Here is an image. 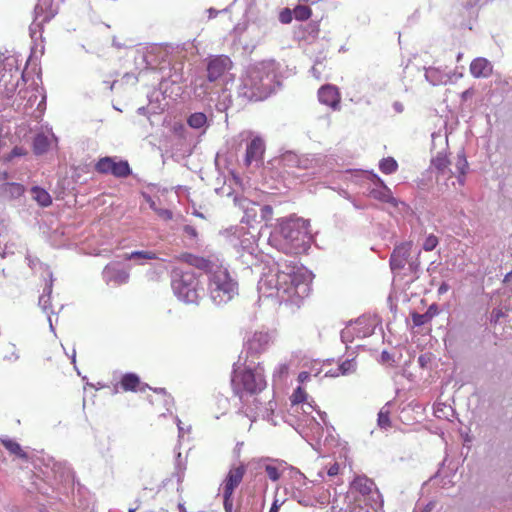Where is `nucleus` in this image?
<instances>
[{"instance_id":"obj_8","label":"nucleus","mask_w":512,"mask_h":512,"mask_svg":"<svg viewBox=\"0 0 512 512\" xmlns=\"http://www.w3.org/2000/svg\"><path fill=\"white\" fill-rule=\"evenodd\" d=\"M232 68V61L226 55H218L207 63V78L210 82L219 81Z\"/></svg>"},{"instance_id":"obj_34","label":"nucleus","mask_w":512,"mask_h":512,"mask_svg":"<svg viewBox=\"0 0 512 512\" xmlns=\"http://www.w3.org/2000/svg\"><path fill=\"white\" fill-rule=\"evenodd\" d=\"M306 398L307 394L305 390L300 386L297 387L290 397L291 410H293L294 413H299V407L306 401Z\"/></svg>"},{"instance_id":"obj_29","label":"nucleus","mask_w":512,"mask_h":512,"mask_svg":"<svg viewBox=\"0 0 512 512\" xmlns=\"http://www.w3.org/2000/svg\"><path fill=\"white\" fill-rule=\"evenodd\" d=\"M438 314V306L436 304H432L428 307L427 311L423 314L413 313L412 321L413 324L417 327L422 326L428 322H430L433 317Z\"/></svg>"},{"instance_id":"obj_48","label":"nucleus","mask_w":512,"mask_h":512,"mask_svg":"<svg viewBox=\"0 0 512 512\" xmlns=\"http://www.w3.org/2000/svg\"><path fill=\"white\" fill-rule=\"evenodd\" d=\"M377 422H378V425L380 428L387 429V428L391 427L389 410H386L385 407H383L379 411Z\"/></svg>"},{"instance_id":"obj_37","label":"nucleus","mask_w":512,"mask_h":512,"mask_svg":"<svg viewBox=\"0 0 512 512\" xmlns=\"http://www.w3.org/2000/svg\"><path fill=\"white\" fill-rule=\"evenodd\" d=\"M187 123L194 129L204 128L207 126V116L202 112H195L188 117Z\"/></svg>"},{"instance_id":"obj_16","label":"nucleus","mask_w":512,"mask_h":512,"mask_svg":"<svg viewBox=\"0 0 512 512\" xmlns=\"http://www.w3.org/2000/svg\"><path fill=\"white\" fill-rule=\"evenodd\" d=\"M235 204L243 211L244 215L241 222L250 224L256 222L259 214V204L245 197H235Z\"/></svg>"},{"instance_id":"obj_3","label":"nucleus","mask_w":512,"mask_h":512,"mask_svg":"<svg viewBox=\"0 0 512 512\" xmlns=\"http://www.w3.org/2000/svg\"><path fill=\"white\" fill-rule=\"evenodd\" d=\"M278 270L275 275L268 279L270 287L276 289L277 294H287L289 297L296 295L304 297L309 294L310 287L308 278L310 275L306 270L300 268L295 262L283 265L277 264Z\"/></svg>"},{"instance_id":"obj_57","label":"nucleus","mask_w":512,"mask_h":512,"mask_svg":"<svg viewBox=\"0 0 512 512\" xmlns=\"http://www.w3.org/2000/svg\"><path fill=\"white\" fill-rule=\"evenodd\" d=\"M183 232L185 235H187L189 238H191L193 240H196L198 237L197 230L195 229V227H193L191 225H185L183 227Z\"/></svg>"},{"instance_id":"obj_62","label":"nucleus","mask_w":512,"mask_h":512,"mask_svg":"<svg viewBox=\"0 0 512 512\" xmlns=\"http://www.w3.org/2000/svg\"><path fill=\"white\" fill-rule=\"evenodd\" d=\"M338 473H339V464L338 463H334L333 465H331L327 471V474L330 477L336 476Z\"/></svg>"},{"instance_id":"obj_15","label":"nucleus","mask_w":512,"mask_h":512,"mask_svg":"<svg viewBox=\"0 0 512 512\" xmlns=\"http://www.w3.org/2000/svg\"><path fill=\"white\" fill-rule=\"evenodd\" d=\"M318 99L320 103L338 110L340 107V94L336 86L326 84L318 90Z\"/></svg>"},{"instance_id":"obj_27","label":"nucleus","mask_w":512,"mask_h":512,"mask_svg":"<svg viewBox=\"0 0 512 512\" xmlns=\"http://www.w3.org/2000/svg\"><path fill=\"white\" fill-rule=\"evenodd\" d=\"M449 165L450 160L444 152H438L437 155L431 159V166L442 175L446 174L447 172L453 175Z\"/></svg>"},{"instance_id":"obj_49","label":"nucleus","mask_w":512,"mask_h":512,"mask_svg":"<svg viewBox=\"0 0 512 512\" xmlns=\"http://www.w3.org/2000/svg\"><path fill=\"white\" fill-rule=\"evenodd\" d=\"M111 158L108 156L100 158L95 165L96 171L101 174H109Z\"/></svg>"},{"instance_id":"obj_21","label":"nucleus","mask_w":512,"mask_h":512,"mask_svg":"<svg viewBox=\"0 0 512 512\" xmlns=\"http://www.w3.org/2000/svg\"><path fill=\"white\" fill-rule=\"evenodd\" d=\"M14 57L5 58L0 64V82L7 84L16 76L18 79L19 70Z\"/></svg>"},{"instance_id":"obj_59","label":"nucleus","mask_w":512,"mask_h":512,"mask_svg":"<svg viewBox=\"0 0 512 512\" xmlns=\"http://www.w3.org/2000/svg\"><path fill=\"white\" fill-rule=\"evenodd\" d=\"M240 247L243 250L248 251L249 253H251V250L253 249V243L250 241L249 238H245V239L240 241Z\"/></svg>"},{"instance_id":"obj_64","label":"nucleus","mask_w":512,"mask_h":512,"mask_svg":"<svg viewBox=\"0 0 512 512\" xmlns=\"http://www.w3.org/2000/svg\"><path fill=\"white\" fill-rule=\"evenodd\" d=\"M281 505H282V503H279V501L277 499H275L271 505L269 512H278Z\"/></svg>"},{"instance_id":"obj_1","label":"nucleus","mask_w":512,"mask_h":512,"mask_svg":"<svg viewBox=\"0 0 512 512\" xmlns=\"http://www.w3.org/2000/svg\"><path fill=\"white\" fill-rule=\"evenodd\" d=\"M309 222L302 218H282L270 232L269 244L285 254L299 255L310 248Z\"/></svg>"},{"instance_id":"obj_11","label":"nucleus","mask_w":512,"mask_h":512,"mask_svg":"<svg viewBox=\"0 0 512 512\" xmlns=\"http://www.w3.org/2000/svg\"><path fill=\"white\" fill-rule=\"evenodd\" d=\"M217 84L215 82H210L209 79L197 78L193 84V94L196 99L200 101H213V95L218 94V90H216Z\"/></svg>"},{"instance_id":"obj_25","label":"nucleus","mask_w":512,"mask_h":512,"mask_svg":"<svg viewBox=\"0 0 512 512\" xmlns=\"http://www.w3.org/2000/svg\"><path fill=\"white\" fill-rule=\"evenodd\" d=\"M0 441L2 445L5 447V449L16 458H19L23 461L29 460L28 453L21 447V445L16 442L15 440L4 436L0 438Z\"/></svg>"},{"instance_id":"obj_54","label":"nucleus","mask_w":512,"mask_h":512,"mask_svg":"<svg viewBox=\"0 0 512 512\" xmlns=\"http://www.w3.org/2000/svg\"><path fill=\"white\" fill-rule=\"evenodd\" d=\"M356 336L355 330L353 327H346L341 331V340L343 343L352 342L353 338Z\"/></svg>"},{"instance_id":"obj_50","label":"nucleus","mask_w":512,"mask_h":512,"mask_svg":"<svg viewBox=\"0 0 512 512\" xmlns=\"http://www.w3.org/2000/svg\"><path fill=\"white\" fill-rule=\"evenodd\" d=\"M420 251L418 252L416 257H410L407 264H408V270L411 274L415 275V278H418V272L420 270Z\"/></svg>"},{"instance_id":"obj_56","label":"nucleus","mask_w":512,"mask_h":512,"mask_svg":"<svg viewBox=\"0 0 512 512\" xmlns=\"http://www.w3.org/2000/svg\"><path fill=\"white\" fill-rule=\"evenodd\" d=\"M156 213L160 218L166 221L171 220L173 218V213L169 209L158 208L156 210Z\"/></svg>"},{"instance_id":"obj_10","label":"nucleus","mask_w":512,"mask_h":512,"mask_svg":"<svg viewBox=\"0 0 512 512\" xmlns=\"http://www.w3.org/2000/svg\"><path fill=\"white\" fill-rule=\"evenodd\" d=\"M102 277L107 285L120 286L128 282L129 273L119 263H109L104 267Z\"/></svg>"},{"instance_id":"obj_4","label":"nucleus","mask_w":512,"mask_h":512,"mask_svg":"<svg viewBox=\"0 0 512 512\" xmlns=\"http://www.w3.org/2000/svg\"><path fill=\"white\" fill-rule=\"evenodd\" d=\"M231 385L235 395L244 402L245 397L260 393L265 389L267 383L263 367L258 364L255 368L246 367L239 371L234 364Z\"/></svg>"},{"instance_id":"obj_24","label":"nucleus","mask_w":512,"mask_h":512,"mask_svg":"<svg viewBox=\"0 0 512 512\" xmlns=\"http://www.w3.org/2000/svg\"><path fill=\"white\" fill-rule=\"evenodd\" d=\"M183 259L190 266H193L199 270H203L210 275L217 267L210 260L193 254H184Z\"/></svg>"},{"instance_id":"obj_38","label":"nucleus","mask_w":512,"mask_h":512,"mask_svg":"<svg viewBox=\"0 0 512 512\" xmlns=\"http://www.w3.org/2000/svg\"><path fill=\"white\" fill-rule=\"evenodd\" d=\"M379 169L384 174H393L398 169V163L393 157L383 158L379 162Z\"/></svg>"},{"instance_id":"obj_36","label":"nucleus","mask_w":512,"mask_h":512,"mask_svg":"<svg viewBox=\"0 0 512 512\" xmlns=\"http://www.w3.org/2000/svg\"><path fill=\"white\" fill-rule=\"evenodd\" d=\"M49 148V140L44 134H37L33 141V150L36 155H42Z\"/></svg>"},{"instance_id":"obj_44","label":"nucleus","mask_w":512,"mask_h":512,"mask_svg":"<svg viewBox=\"0 0 512 512\" xmlns=\"http://www.w3.org/2000/svg\"><path fill=\"white\" fill-rule=\"evenodd\" d=\"M5 192L8 193L12 198L20 197L24 192L23 185L19 183H6L4 185Z\"/></svg>"},{"instance_id":"obj_18","label":"nucleus","mask_w":512,"mask_h":512,"mask_svg":"<svg viewBox=\"0 0 512 512\" xmlns=\"http://www.w3.org/2000/svg\"><path fill=\"white\" fill-rule=\"evenodd\" d=\"M378 320L375 317L361 316L354 322L353 330H355L356 337L365 338L372 335Z\"/></svg>"},{"instance_id":"obj_39","label":"nucleus","mask_w":512,"mask_h":512,"mask_svg":"<svg viewBox=\"0 0 512 512\" xmlns=\"http://www.w3.org/2000/svg\"><path fill=\"white\" fill-rule=\"evenodd\" d=\"M356 367H357V364H356L355 359H347L339 365L336 373H331V376H338L339 374H342V375L351 374L356 371Z\"/></svg>"},{"instance_id":"obj_6","label":"nucleus","mask_w":512,"mask_h":512,"mask_svg":"<svg viewBox=\"0 0 512 512\" xmlns=\"http://www.w3.org/2000/svg\"><path fill=\"white\" fill-rule=\"evenodd\" d=\"M171 287L180 301L187 304H198L202 288L198 275L194 271L174 269L171 275Z\"/></svg>"},{"instance_id":"obj_45","label":"nucleus","mask_w":512,"mask_h":512,"mask_svg":"<svg viewBox=\"0 0 512 512\" xmlns=\"http://www.w3.org/2000/svg\"><path fill=\"white\" fill-rule=\"evenodd\" d=\"M468 161L466 159L465 153L462 151L457 154V160L455 163V168L459 174L465 176L468 170Z\"/></svg>"},{"instance_id":"obj_28","label":"nucleus","mask_w":512,"mask_h":512,"mask_svg":"<svg viewBox=\"0 0 512 512\" xmlns=\"http://www.w3.org/2000/svg\"><path fill=\"white\" fill-rule=\"evenodd\" d=\"M53 471L61 481L72 483L74 481V473L70 466L65 462H56L53 464Z\"/></svg>"},{"instance_id":"obj_33","label":"nucleus","mask_w":512,"mask_h":512,"mask_svg":"<svg viewBox=\"0 0 512 512\" xmlns=\"http://www.w3.org/2000/svg\"><path fill=\"white\" fill-rule=\"evenodd\" d=\"M32 198L42 207H48L52 203L50 194L43 188L34 186L31 189Z\"/></svg>"},{"instance_id":"obj_32","label":"nucleus","mask_w":512,"mask_h":512,"mask_svg":"<svg viewBox=\"0 0 512 512\" xmlns=\"http://www.w3.org/2000/svg\"><path fill=\"white\" fill-rule=\"evenodd\" d=\"M47 275L49 277V281L46 283L42 295L39 297V306L44 310L47 311V309L50 306V295L52 293V287H53V274L51 271H47Z\"/></svg>"},{"instance_id":"obj_14","label":"nucleus","mask_w":512,"mask_h":512,"mask_svg":"<svg viewBox=\"0 0 512 512\" xmlns=\"http://www.w3.org/2000/svg\"><path fill=\"white\" fill-rule=\"evenodd\" d=\"M271 341V337L267 332H255L246 343L248 354H260L267 350Z\"/></svg>"},{"instance_id":"obj_63","label":"nucleus","mask_w":512,"mask_h":512,"mask_svg":"<svg viewBox=\"0 0 512 512\" xmlns=\"http://www.w3.org/2000/svg\"><path fill=\"white\" fill-rule=\"evenodd\" d=\"M8 230V225L5 223V220L0 216V238L5 236Z\"/></svg>"},{"instance_id":"obj_12","label":"nucleus","mask_w":512,"mask_h":512,"mask_svg":"<svg viewBox=\"0 0 512 512\" xmlns=\"http://www.w3.org/2000/svg\"><path fill=\"white\" fill-rule=\"evenodd\" d=\"M368 196L383 203H389L396 207L398 201L393 197L391 189L381 178H377V186L368 190Z\"/></svg>"},{"instance_id":"obj_61","label":"nucleus","mask_w":512,"mask_h":512,"mask_svg":"<svg viewBox=\"0 0 512 512\" xmlns=\"http://www.w3.org/2000/svg\"><path fill=\"white\" fill-rule=\"evenodd\" d=\"M300 409L302 410L303 414L309 415L314 410V407L311 403L305 401L300 405L299 410Z\"/></svg>"},{"instance_id":"obj_20","label":"nucleus","mask_w":512,"mask_h":512,"mask_svg":"<svg viewBox=\"0 0 512 512\" xmlns=\"http://www.w3.org/2000/svg\"><path fill=\"white\" fill-rule=\"evenodd\" d=\"M304 421L307 423L309 429V432H305L304 437H307V441L310 442L314 449H317L316 446L321 443L323 428L314 417L307 418Z\"/></svg>"},{"instance_id":"obj_42","label":"nucleus","mask_w":512,"mask_h":512,"mask_svg":"<svg viewBox=\"0 0 512 512\" xmlns=\"http://www.w3.org/2000/svg\"><path fill=\"white\" fill-rule=\"evenodd\" d=\"M276 462L278 463V465H273V464H265L264 468H265V472L268 476V478L271 480V481H278L281 474L279 472V467L283 465V461H278L276 460Z\"/></svg>"},{"instance_id":"obj_60","label":"nucleus","mask_w":512,"mask_h":512,"mask_svg":"<svg viewBox=\"0 0 512 512\" xmlns=\"http://www.w3.org/2000/svg\"><path fill=\"white\" fill-rule=\"evenodd\" d=\"M288 372V365L285 363H281L278 365L277 369L274 371L273 376H281L282 374H286Z\"/></svg>"},{"instance_id":"obj_9","label":"nucleus","mask_w":512,"mask_h":512,"mask_svg":"<svg viewBox=\"0 0 512 512\" xmlns=\"http://www.w3.org/2000/svg\"><path fill=\"white\" fill-rule=\"evenodd\" d=\"M413 243L411 241L401 242L397 244L389 259L390 269L393 272L404 269L409 258L411 257Z\"/></svg>"},{"instance_id":"obj_17","label":"nucleus","mask_w":512,"mask_h":512,"mask_svg":"<svg viewBox=\"0 0 512 512\" xmlns=\"http://www.w3.org/2000/svg\"><path fill=\"white\" fill-rule=\"evenodd\" d=\"M245 474L244 466H238L230 469L223 481V495L233 496L234 490L241 483Z\"/></svg>"},{"instance_id":"obj_41","label":"nucleus","mask_w":512,"mask_h":512,"mask_svg":"<svg viewBox=\"0 0 512 512\" xmlns=\"http://www.w3.org/2000/svg\"><path fill=\"white\" fill-rule=\"evenodd\" d=\"M231 104V94L226 90H222L221 94L218 95V100L215 104V108L219 112L226 111Z\"/></svg>"},{"instance_id":"obj_26","label":"nucleus","mask_w":512,"mask_h":512,"mask_svg":"<svg viewBox=\"0 0 512 512\" xmlns=\"http://www.w3.org/2000/svg\"><path fill=\"white\" fill-rule=\"evenodd\" d=\"M425 78L432 85L446 84L449 80V75L444 70L437 67H429L425 70Z\"/></svg>"},{"instance_id":"obj_53","label":"nucleus","mask_w":512,"mask_h":512,"mask_svg":"<svg viewBox=\"0 0 512 512\" xmlns=\"http://www.w3.org/2000/svg\"><path fill=\"white\" fill-rule=\"evenodd\" d=\"M507 314L500 308H494L490 313V322L497 324L501 322L503 318H505Z\"/></svg>"},{"instance_id":"obj_58","label":"nucleus","mask_w":512,"mask_h":512,"mask_svg":"<svg viewBox=\"0 0 512 512\" xmlns=\"http://www.w3.org/2000/svg\"><path fill=\"white\" fill-rule=\"evenodd\" d=\"M23 149L22 148H19V147H14L9 154H7L6 156L3 157V160L4 162H7V161H10L12 158L16 157V156H21L23 155Z\"/></svg>"},{"instance_id":"obj_55","label":"nucleus","mask_w":512,"mask_h":512,"mask_svg":"<svg viewBox=\"0 0 512 512\" xmlns=\"http://www.w3.org/2000/svg\"><path fill=\"white\" fill-rule=\"evenodd\" d=\"M292 12L290 9L285 8L279 14V21L283 24H288L292 21Z\"/></svg>"},{"instance_id":"obj_13","label":"nucleus","mask_w":512,"mask_h":512,"mask_svg":"<svg viewBox=\"0 0 512 512\" xmlns=\"http://www.w3.org/2000/svg\"><path fill=\"white\" fill-rule=\"evenodd\" d=\"M59 0H38L34 8L36 19L43 16V22H49L59 11Z\"/></svg>"},{"instance_id":"obj_19","label":"nucleus","mask_w":512,"mask_h":512,"mask_svg":"<svg viewBox=\"0 0 512 512\" xmlns=\"http://www.w3.org/2000/svg\"><path fill=\"white\" fill-rule=\"evenodd\" d=\"M264 142L261 138H253L247 145L245 163L250 165L252 162H258L261 160L264 153Z\"/></svg>"},{"instance_id":"obj_22","label":"nucleus","mask_w":512,"mask_h":512,"mask_svg":"<svg viewBox=\"0 0 512 512\" xmlns=\"http://www.w3.org/2000/svg\"><path fill=\"white\" fill-rule=\"evenodd\" d=\"M492 64L482 57L475 58L470 64V73L475 78H487L492 73Z\"/></svg>"},{"instance_id":"obj_46","label":"nucleus","mask_w":512,"mask_h":512,"mask_svg":"<svg viewBox=\"0 0 512 512\" xmlns=\"http://www.w3.org/2000/svg\"><path fill=\"white\" fill-rule=\"evenodd\" d=\"M44 23L45 22H43V19L38 22V19H36V15H34V20L29 27L30 36L33 40H36L37 36L42 37Z\"/></svg>"},{"instance_id":"obj_7","label":"nucleus","mask_w":512,"mask_h":512,"mask_svg":"<svg viewBox=\"0 0 512 512\" xmlns=\"http://www.w3.org/2000/svg\"><path fill=\"white\" fill-rule=\"evenodd\" d=\"M352 489L359 493L355 498H365L373 512H378L383 506V500L375 483L367 477H357L352 483Z\"/></svg>"},{"instance_id":"obj_5","label":"nucleus","mask_w":512,"mask_h":512,"mask_svg":"<svg viewBox=\"0 0 512 512\" xmlns=\"http://www.w3.org/2000/svg\"><path fill=\"white\" fill-rule=\"evenodd\" d=\"M208 290L211 301L217 305H224L238 295V283L231 277L228 270L223 267L216 269L209 275Z\"/></svg>"},{"instance_id":"obj_43","label":"nucleus","mask_w":512,"mask_h":512,"mask_svg":"<svg viewBox=\"0 0 512 512\" xmlns=\"http://www.w3.org/2000/svg\"><path fill=\"white\" fill-rule=\"evenodd\" d=\"M223 507L225 512H247V509L242 504H239L234 509L231 495H223Z\"/></svg>"},{"instance_id":"obj_51","label":"nucleus","mask_w":512,"mask_h":512,"mask_svg":"<svg viewBox=\"0 0 512 512\" xmlns=\"http://www.w3.org/2000/svg\"><path fill=\"white\" fill-rule=\"evenodd\" d=\"M439 243V239L434 234L428 235L422 245L424 251H433Z\"/></svg>"},{"instance_id":"obj_47","label":"nucleus","mask_w":512,"mask_h":512,"mask_svg":"<svg viewBox=\"0 0 512 512\" xmlns=\"http://www.w3.org/2000/svg\"><path fill=\"white\" fill-rule=\"evenodd\" d=\"M294 16L299 21H305L311 16V9L305 5H298L294 8Z\"/></svg>"},{"instance_id":"obj_2","label":"nucleus","mask_w":512,"mask_h":512,"mask_svg":"<svg viewBox=\"0 0 512 512\" xmlns=\"http://www.w3.org/2000/svg\"><path fill=\"white\" fill-rule=\"evenodd\" d=\"M276 69L273 61H262L247 67L238 86V96L248 101L266 99L275 88Z\"/></svg>"},{"instance_id":"obj_31","label":"nucleus","mask_w":512,"mask_h":512,"mask_svg":"<svg viewBox=\"0 0 512 512\" xmlns=\"http://www.w3.org/2000/svg\"><path fill=\"white\" fill-rule=\"evenodd\" d=\"M186 467L182 465L181 463V454L179 453L176 458V465H175V471L172 474V478L166 479L163 481V486L166 487L170 482H172V479L175 477L177 482V491H180L181 489V483L184 478Z\"/></svg>"},{"instance_id":"obj_35","label":"nucleus","mask_w":512,"mask_h":512,"mask_svg":"<svg viewBox=\"0 0 512 512\" xmlns=\"http://www.w3.org/2000/svg\"><path fill=\"white\" fill-rule=\"evenodd\" d=\"M140 385V378L134 373H126L121 379V386L125 391H135Z\"/></svg>"},{"instance_id":"obj_40","label":"nucleus","mask_w":512,"mask_h":512,"mask_svg":"<svg viewBox=\"0 0 512 512\" xmlns=\"http://www.w3.org/2000/svg\"><path fill=\"white\" fill-rule=\"evenodd\" d=\"M114 177L116 178H127L132 174V170L128 161L120 160L116 163Z\"/></svg>"},{"instance_id":"obj_52","label":"nucleus","mask_w":512,"mask_h":512,"mask_svg":"<svg viewBox=\"0 0 512 512\" xmlns=\"http://www.w3.org/2000/svg\"><path fill=\"white\" fill-rule=\"evenodd\" d=\"M273 208L270 205H259V217L262 221H269L272 219Z\"/></svg>"},{"instance_id":"obj_30","label":"nucleus","mask_w":512,"mask_h":512,"mask_svg":"<svg viewBox=\"0 0 512 512\" xmlns=\"http://www.w3.org/2000/svg\"><path fill=\"white\" fill-rule=\"evenodd\" d=\"M124 258L126 260L137 261L138 264H144V262L147 261V260L158 259V255L154 251L139 250V251H133L131 253H126Z\"/></svg>"},{"instance_id":"obj_23","label":"nucleus","mask_w":512,"mask_h":512,"mask_svg":"<svg viewBox=\"0 0 512 512\" xmlns=\"http://www.w3.org/2000/svg\"><path fill=\"white\" fill-rule=\"evenodd\" d=\"M344 504V512H370L371 509L365 507L369 506V504L366 503V499L355 498L353 491L344 496Z\"/></svg>"}]
</instances>
